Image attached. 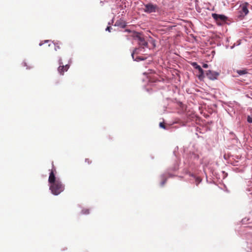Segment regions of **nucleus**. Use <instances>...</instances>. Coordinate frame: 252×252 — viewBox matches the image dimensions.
<instances>
[{
	"instance_id": "obj_14",
	"label": "nucleus",
	"mask_w": 252,
	"mask_h": 252,
	"mask_svg": "<svg viewBox=\"0 0 252 252\" xmlns=\"http://www.w3.org/2000/svg\"><path fill=\"white\" fill-rule=\"evenodd\" d=\"M85 162L87 163L88 164H91L92 163V161L89 158L85 159Z\"/></svg>"
},
{
	"instance_id": "obj_20",
	"label": "nucleus",
	"mask_w": 252,
	"mask_h": 252,
	"mask_svg": "<svg viewBox=\"0 0 252 252\" xmlns=\"http://www.w3.org/2000/svg\"><path fill=\"white\" fill-rule=\"evenodd\" d=\"M144 59H142L140 57H138V58H137L136 59H135V60L136 61H139V60H143Z\"/></svg>"
},
{
	"instance_id": "obj_15",
	"label": "nucleus",
	"mask_w": 252,
	"mask_h": 252,
	"mask_svg": "<svg viewBox=\"0 0 252 252\" xmlns=\"http://www.w3.org/2000/svg\"><path fill=\"white\" fill-rule=\"evenodd\" d=\"M59 66H61V65H64L63 64V63L62 62V60L61 59H60L59 60Z\"/></svg>"
},
{
	"instance_id": "obj_19",
	"label": "nucleus",
	"mask_w": 252,
	"mask_h": 252,
	"mask_svg": "<svg viewBox=\"0 0 252 252\" xmlns=\"http://www.w3.org/2000/svg\"><path fill=\"white\" fill-rule=\"evenodd\" d=\"M111 27H107V28H106V31H108L109 32H110V29H111Z\"/></svg>"
},
{
	"instance_id": "obj_9",
	"label": "nucleus",
	"mask_w": 252,
	"mask_h": 252,
	"mask_svg": "<svg viewBox=\"0 0 252 252\" xmlns=\"http://www.w3.org/2000/svg\"><path fill=\"white\" fill-rule=\"evenodd\" d=\"M137 37L139 40V44L141 46H143V47L148 46V42L145 41L143 37L140 36H137Z\"/></svg>"
},
{
	"instance_id": "obj_7",
	"label": "nucleus",
	"mask_w": 252,
	"mask_h": 252,
	"mask_svg": "<svg viewBox=\"0 0 252 252\" xmlns=\"http://www.w3.org/2000/svg\"><path fill=\"white\" fill-rule=\"evenodd\" d=\"M57 181H60V180L56 179L54 171L52 170L49 174L48 182L51 185L54 183L56 182Z\"/></svg>"
},
{
	"instance_id": "obj_6",
	"label": "nucleus",
	"mask_w": 252,
	"mask_h": 252,
	"mask_svg": "<svg viewBox=\"0 0 252 252\" xmlns=\"http://www.w3.org/2000/svg\"><path fill=\"white\" fill-rule=\"evenodd\" d=\"M192 65L196 69H197L199 71V74L198 75L199 79H201L202 78L204 77V71L201 67V66L193 62L192 63Z\"/></svg>"
},
{
	"instance_id": "obj_8",
	"label": "nucleus",
	"mask_w": 252,
	"mask_h": 252,
	"mask_svg": "<svg viewBox=\"0 0 252 252\" xmlns=\"http://www.w3.org/2000/svg\"><path fill=\"white\" fill-rule=\"evenodd\" d=\"M69 68V65L66 64L65 65L59 66L58 68V71L61 75H63L65 71H67Z\"/></svg>"
},
{
	"instance_id": "obj_5",
	"label": "nucleus",
	"mask_w": 252,
	"mask_h": 252,
	"mask_svg": "<svg viewBox=\"0 0 252 252\" xmlns=\"http://www.w3.org/2000/svg\"><path fill=\"white\" fill-rule=\"evenodd\" d=\"M220 73L212 70H208L206 72L207 77L212 80L217 79Z\"/></svg>"
},
{
	"instance_id": "obj_13",
	"label": "nucleus",
	"mask_w": 252,
	"mask_h": 252,
	"mask_svg": "<svg viewBox=\"0 0 252 252\" xmlns=\"http://www.w3.org/2000/svg\"><path fill=\"white\" fill-rule=\"evenodd\" d=\"M159 126L160 127L165 129V126L164 123H160Z\"/></svg>"
},
{
	"instance_id": "obj_1",
	"label": "nucleus",
	"mask_w": 252,
	"mask_h": 252,
	"mask_svg": "<svg viewBox=\"0 0 252 252\" xmlns=\"http://www.w3.org/2000/svg\"><path fill=\"white\" fill-rule=\"evenodd\" d=\"M50 189L53 194L57 195L64 190V186L61 181H57L56 182L50 185Z\"/></svg>"
},
{
	"instance_id": "obj_4",
	"label": "nucleus",
	"mask_w": 252,
	"mask_h": 252,
	"mask_svg": "<svg viewBox=\"0 0 252 252\" xmlns=\"http://www.w3.org/2000/svg\"><path fill=\"white\" fill-rule=\"evenodd\" d=\"M249 4L248 2H245L240 5L239 7V12L240 16L244 17L249 13L248 6Z\"/></svg>"
},
{
	"instance_id": "obj_10",
	"label": "nucleus",
	"mask_w": 252,
	"mask_h": 252,
	"mask_svg": "<svg viewBox=\"0 0 252 252\" xmlns=\"http://www.w3.org/2000/svg\"><path fill=\"white\" fill-rule=\"evenodd\" d=\"M237 72L239 74V75H243V74H245L246 73H247V70H237Z\"/></svg>"
},
{
	"instance_id": "obj_3",
	"label": "nucleus",
	"mask_w": 252,
	"mask_h": 252,
	"mask_svg": "<svg viewBox=\"0 0 252 252\" xmlns=\"http://www.w3.org/2000/svg\"><path fill=\"white\" fill-rule=\"evenodd\" d=\"M212 17L216 20L217 23L221 25L223 23L225 22L226 17L223 15H219L216 13L212 14Z\"/></svg>"
},
{
	"instance_id": "obj_11",
	"label": "nucleus",
	"mask_w": 252,
	"mask_h": 252,
	"mask_svg": "<svg viewBox=\"0 0 252 252\" xmlns=\"http://www.w3.org/2000/svg\"><path fill=\"white\" fill-rule=\"evenodd\" d=\"M82 213L83 214L87 215L90 213V210L88 209H84L82 210Z\"/></svg>"
},
{
	"instance_id": "obj_12",
	"label": "nucleus",
	"mask_w": 252,
	"mask_h": 252,
	"mask_svg": "<svg viewBox=\"0 0 252 252\" xmlns=\"http://www.w3.org/2000/svg\"><path fill=\"white\" fill-rule=\"evenodd\" d=\"M247 121L249 123L252 124V117L249 116L247 118Z\"/></svg>"
},
{
	"instance_id": "obj_17",
	"label": "nucleus",
	"mask_w": 252,
	"mask_h": 252,
	"mask_svg": "<svg viewBox=\"0 0 252 252\" xmlns=\"http://www.w3.org/2000/svg\"><path fill=\"white\" fill-rule=\"evenodd\" d=\"M136 50H137L136 49H135L131 54V56H132L133 59H134V54L135 53H136Z\"/></svg>"
},
{
	"instance_id": "obj_2",
	"label": "nucleus",
	"mask_w": 252,
	"mask_h": 252,
	"mask_svg": "<svg viewBox=\"0 0 252 252\" xmlns=\"http://www.w3.org/2000/svg\"><path fill=\"white\" fill-rule=\"evenodd\" d=\"M158 6L156 4H153L151 3H148L145 5V8L144 11L145 12L151 13L155 12L158 10Z\"/></svg>"
},
{
	"instance_id": "obj_18",
	"label": "nucleus",
	"mask_w": 252,
	"mask_h": 252,
	"mask_svg": "<svg viewBox=\"0 0 252 252\" xmlns=\"http://www.w3.org/2000/svg\"><path fill=\"white\" fill-rule=\"evenodd\" d=\"M208 64H206V63H204L203 65V67L204 68H207L208 67Z\"/></svg>"
},
{
	"instance_id": "obj_16",
	"label": "nucleus",
	"mask_w": 252,
	"mask_h": 252,
	"mask_svg": "<svg viewBox=\"0 0 252 252\" xmlns=\"http://www.w3.org/2000/svg\"><path fill=\"white\" fill-rule=\"evenodd\" d=\"M166 179H164L161 183V186H163L165 184V183H166Z\"/></svg>"
}]
</instances>
